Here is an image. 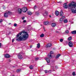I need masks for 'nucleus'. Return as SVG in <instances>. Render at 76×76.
Listing matches in <instances>:
<instances>
[{
  "instance_id": "25",
  "label": "nucleus",
  "mask_w": 76,
  "mask_h": 76,
  "mask_svg": "<svg viewBox=\"0 0 76 76\" xmlns=\"http://www.w3.org/2000/svg\"><path fill=\"white\" fill-rule=\"evenodd\" d=\"M53 69H52V70L50 71H49V72H48L49 73H51V71L53 72V71H54V70H55L54 69V68H53Z\"/></svg>"
},
{
  "instance_id": "53",
  "label": "nucleus",
  "mask_w": 76,
  "mask_h": 76,
  "mask_svg": "<svg viewBox=\"0 0 76 76\" xmlns=\"http://www.w3.org/2000/svg\"><path fill=\"white\" fill-rule=\"evenodd\" d=\"M9 24V25H11V23H10Z\"/></svg>"
},
{
  "instance_id": "18",
  "label": "nucleus",
  "mask_w": 76,
  "mask_h": 76,
  "mask_svg": "<svg viewBox=\"0 0 76 76\" xmlns=\"http://www.w3.org/2000/svg\"><path fill=\"white\" fill-rule=\"evenodd\" d=\"M55 15L56 16H58L59 15V12L58 11H56L55 12Z\"/></svg>"
},
{
  "instance_id": "22",
  "label": "nucleus",
  "mask_w": 76,
  "mask_h": 76,
  "mask_svg": "<svg viewBox=\"0 0 76 76\" xmlns=\"http://www.w3.org/2000/svg\"><path fill=\"white\" fill-rule=\"evenodd\" d=\"M72 37H70L68 38V41H71L72 40Z\"/></svg>"
},
{
  "instance_id": "21",
  "label": "nucleus",
  "mask_w": 76,
  "mask_h": 76,
  "mask_svg": "<svg viewBox=\"0 0 76 76\" xmlns=\"http://www.w3.org/2000/svg\"><path fill=\"white\" fill-rule=\"evenodd\" d=\"M72 34H76V31L75 30L71 32Z\"/></svg>"
},
{
  "instance_id": "13",
  "label": "nucleus",
  "mask_w": 76,
  "mask_h": 76,
  "mask_svg": "<svg viewBox=\"0 0 76 76\" xmlns=\"http://www.w3.org/2000/svg\"><path fill=\"white\" fill-rule=\"evenodd\" d=\"M4 17L5 18H7L8 17V14L7 12H6L4 14Z\"/></svg>"
},
{
  "instance_id": "50",
  "label": "nucleus",
  "mask_w": 76,
  "mask_h": 76,
  "mask_svg": "<svg viewBox=\"0 0 76 76\" xmlns=\"http://www.w3.org/2000/svg\"><path fill=\"white\" fill-rule=\"evenodd\" d=\"M30 48H32V46H30Z\"/></svg>"
},
{
  "instance_id": "45",
  "label": "nucleus",
  "mask_w": 76,
  "mask_h": 76,
  "mask_svg": "<svg viewBox=\"0 0 76 76\" xmlns=\"http://www.w3.org/2000/svg\"><path fill=\"white\" fill-rule=\"evenodd\" d=\"M58 3H62V2L61 1H59V2H58Z\"/></svg>"
},
{
  "instance_id": "6",
  "label": "nucleus",
  "mask_w": 76,
  "mask_h": 76,
  "mask_svg": "<svg viewBox=\"0 0 76 76\" xmlns=\"http://www.w3.org/2000/svg\"><path fill=\"white\" fill-rule=\"evenodd\" d=\"M18 57L19 59H22V58H23V57H22V55H21V53H19L18 54Z\"/></svg>"
},
{
  "instance_id": "24",
  "label": "nucleus",
  "mask_w": 76,
  "mask_h": 76,
  "mask_svg": "<svg viewBox=\"0 0 76 76\" xmlns=\"http://www.w3.org/2000/svg\"><path fill=\"white\" fill-rule=\"evenodd\" d=\"M37 47L38 48H39L40 47V44L39 43H38L37 44Z\"/></svg>"
},
{
  "instance_id": "31",
  "label": "nucleus",
  "mask_w": 76,
  "mask_h": 76,
  "mask_svg": "<svg viewBox=\"0 0 76 76\" xmlns=\"http://www.w3.org/2000/svg\"><path fill=\"white\" fill-rule=\"evenodd\" d=\"M65 33H66V34H68L69 33V31L66 30L65 31Z\"/></svg>"
},
{
  "instance_id": "38",
  "label": "nucleus",
  "mask_w": 76,
  "mask_h": 76,
  "mask_svg": "<svg viewBox=\"0 0 76 76\" xmlns=\"http://www.w3.org/2000/svg\"><path fill=\"white\" fill-rule=\"evenodd\" d=\"M14 26L16 27L17 26V24H16V23H15L14 24Z\"/></svg>"
},
{
  "instance_id": "39",
  "label": "nucleus",
  "mask_w": 76,
  "mask_h": 76,
  "mask_svg": "<svg viewBox=\"0 0 76 76\" xmlns=\"http://www.w3.org/2000/svg\"><path fill=\"white\" fill-rule=\"evenodd\" d=\"M14 41H15V40L14 39H12V42H14Z\"/></svg>"
},
{
  "instance_id": "41",
  "label": "nucleus",
  "mask_w": 76,
  "mask_h": 76,
  "mask_svg": "<svg viewBox=\"0 0 76 76\" xmlns=\"http://www.w3.org/2000/svg\"><path fill=\"white\" fill-rule=\"evenodd\" d=\"M56 69H58V66H56Z\"/></svg>"
},
{
  "instance_id": "10",
  "label": "nucleus",
  "mask_w": 76,
  "mask_h": 76,
  "mask_svg": "<svg viewBox=\"0 0 76 76\" xmlns=\"http://www.w3.org/2000/svg\"><path fill=\"white\" fill-rule=\"evenodd\" d=\"M63 22V19L61 18L59 20V23H62Z\"/></svg>"
},
{
  "instance_id": "9",
  "label": "nucleus",
  "mask_w": 76,
  "mask_h": 76,
  "mask_svg": "<svg viewBox=\"0 0 76 76\" xmlns=\"http://www.w3.org/2000/svg\"><path fill=\"white\" fill-rule=\"evenodd\" d=\"M22 9H18V13H19L20 14L21 13H22Z\"/></svg>"
},
{
  "instance_id": "33",
  "label": "nucleus",
  "mask_w": 76,
  "mask_h": 76,
  "mask_svg": "<svg viewBox=\"0 0 76 76\" xmlns=\"http://www.w3.org/2000/svg\"><path fill=\"white\" fill-rule=\"evenodd\" d=\"M60 42H63V39H61L60 40Z\"/></svg>"
},
{
  "instance_id": "7",
  "label": "nucleus",
  "mask_w": 76,
  "mask_h": 76,
  "mask_svg": "<svg viewBox=\"0 0 76 76\" xmlns=\"http://www.w3.org/2000/svg\"><path fill=\"white\" fill-rule=\"evenodd\" d=\"M51 44L48 43L46 45V48H48L49 47H51Z\"/></svg>"
},
{
  "instance_id": "35",
  "label": "nucleus",
  "mask_w": 76,
  "mask_h": 76,
  "mask_svg": "<svg viewBox=\"0 0 76 76\" xmlns=\"http://www.w3.org/2000/svg\"><path fill=\"white\" fill-rule=\"evenodd\" d=\"M69 22H70V23H72V24H73V23H74L72 21H70H70H69Z\"/></svg>"
},
{
  "instance_id": "4",
  "label": "nucleus",
  "mask_w": 76,
  "mask_h": 76,
  "mask_svg": "<svg viewBox=\"0 0 76 76\" xmlns=\"http://www.w3.org/2000/svg\"><path fill=\"white\" fill-rule=\"evenodd\" d=\"M54 53L53 52V51H51L50 52V54L48 55V57H49V58H52V56H51V54H53Z\"/></svg>"
},
{
  "instance_id": "28",
  "label": "nucleus",
  "mask_w": 76,
  "mask_h": 76,
  "mask_svg": "<svg viewBox=\"0 0 76 76\" xmlns=\"http://www.w3.org/2000/svg\"><path fill=\"white\" fill-rule=\"evenodd\" d=\"M8 15H11L12 14V12L10 11H9L7 12Z\"/></svg>"
},
{
  "instance_id": "16",
  "label": "nucleus",
  "mask_w": 76,
  "mask_h": 76,
  "mask_svg": "<svg viewBox=\"0 0 76 76\" xmlns=\"http://www.w3.org/2000/svg\"><path fill=\"white\" fill-rule=\"evenodd\" d=\"M46 60L47 61V62L48 63H50V59H49L48 58H46Z\"/></svg>"
},
{
  "instance_id": "1",
  "label": "nucleus",
  "mask_w": 76,
  "mask_h": 76,
  "mask_svg": "<svg viewBox=\"0 0 76 76\" xmlns=\"http://www.w3.org/2000/svg\"><path fill=\"white\" fill-rule=\"evenodd\" d=\"M17 37H18V38L16 39V40L18 41L26 40L28 38V34L26 32L22 31L17 35Z\"/></svg>"
},
{
  "instance_id": "23",
  "label": "nucleus",
  "mask_w": 76,
  "mask_h": 76,
  "mask_svg": "<svg viewBox=\"0 0 76 76\" xmlns=\"http://www.w3.org/2000/svg\"><path fill=\"white\" fill-rule=\"evenodd\" d=\"M67 19H65L64 20V23H67Z\"/></svg>"
},
{
  "instance_id": "37",
  "label": "nucleus",
  "mask_w": 76,
  "mask_h": 76,
  "mask_svg": "<svg viewBox=\"0 0 76 76\" xmlns=\"http://www.w3.org/2000/svg\"><path fill=\"white\" fill-rule=\"evenodd\" d=\"M39 59V58H35V60H38Z\"/></svg>"
},
{
  "instance_id": "43",
  "label": "nucleus",
  "mask_w": 76,
  "mask_h": 76,
  "mask_svg": "<svg viewBox=\"0 0 76 76\" xmlns=\"http://www.w3.org/2000/svg\"><path fill=\"white\" fill-rule=\"evenodd\" d=\"M47 72H48V71H45V73H47Z\"/></svg>"
},
{
  "instance_id": "14",
  "label": "nucleus",
  "mask_w": 76,
  "mask_h": 76,
  "mask_svg": "<svg viewBox=\"0 0 76 76\" xmlns=\"http://www.w3.org/2000/svg\"><path fill=\"white\" fill-rule=\"evenodd\" d=\"M5 57L6 58H9L10 57V56L8 54H6L5 55Z\"/></svg>"
},
{
  "instance_id": "44",
  "label": "nucleus",
  "mask_w": 76,
  "mask_h": 76,
  "mask_svg": "<svg viewBox=\"0 0 76 76\" xmlns=\"http://www.w3.org/2000/svg\"><path fill=\"white\" fill-rule=\"evenodd\" d=\"M24 19H25V17H23V18H22V20H23Z\"/></svg>"
},
{
  "instance_id": "30",
  "label": "nucleus",
  "mask_w": 76,
  "mask_h": 76,
  "mask_svg": "<svg viewBox=\"0 0 76 76\" xmlns=\"http://www.w3.org/2000/svg\"><path fill=\"white\" fill-rule=\"evenodd\" d=\"M72 75L73 76H75V75H76V74L75 73V72H72Z\"/></svg>"
},
{
  "instance_id": "46",
  "label": "nucleus",
  "mask_w": 76,
  "mask_h": 76,
  "mask_svg": "<svg viewBox=\"0 0 76 76\" xmlns=\"http://www.w3.org/2000/svg\"><path fill=\"white\" fill-rule=\"evenodd\" d=\"M3 9H6V7H3Z\"/></svg>"
},
{
  "instance_id": "17",
  "label": "nucleus",
  "mask_w": 76,
  "mask_h": 76,
  "mask_svg": "<svg viewBox=\"0 0 76 76\" xmlns=\"http://www.w3.org/2000/svg\"><path fill=\"white\" fill-rule=\"evenodd\" d=\"M63 15V11L61 10L60 12V16H62Z\"/></svg>"
},
{
  "instance_id": "48",
  "label": "nucleus",
  "mask_w": 76,
  "mask_h": 76,
  "mask_svg": "<svg viewBox=\"0 0 76 76\" xmlns=\"http://www.w3.org/2000/svg\"><path fill=\"white\" fill-rule=\"evenodd\" d=\"M32 0H27V1H31Z\"/></svg>"
},
{
  "instance_id": "12",
  "label": "nucleus",
  "mask_w": 76,
  "mask_h": 76,
  "mask_svg": "<svg viewBox=\"0 0 76 76\" xmlns=\"http://www.w3.org/2000/svg\"><path fill=\"white\" fill-rule=\"evenodd\" d=\"M27 14L28 15H31L32 14V12L30 11H28L27 12Z\"/></svg>"
},
{
  "instance_id": "32",
  "label": "nucleus",
  "mask_w": 76,
  "mask_h": 76,
  "mask_svg": "<svg viewBox=\"0 0 76 76\" xmlns=\"http://www.w3.org/2000/svg\"><path fill=\"white\" fill-rule=\"evenodd\" d=\"M36 14L37 15H39V12H36Z\"/></svg>"
},
{
  "instance_id": "27",
  "label": "nucleus",
  "mask_w": 76,
  "mask_h": 76,
  "mask_svg": "<svg viewBox=\"0 0 76 76\" xmlns=\"http://www.w3.org/2000/svg\"><path fill=\"white\" fill-rule=\"evenodd\" d=\"M21 71V69H19L17 70V73H19V72H20V71Z\"/></svg>"
},
{
  "instance_id": "19",
  "label": "nucleus",
  "mask_w": 76,
  "mask_h": 76,
  "mask_svg": "<svg viewBox=\"0 0 76 76\" xmlns=\"http://www.w3.org/2000/svg\"><path fill=\"white\" fill-rule=\"evenodd\" d=\"M61 56L60 54H58L56 56V58H58V57H60Z\"/></svg>"
},
{
  "instance_id": "52",
  "label": "nucleus",
  "mask_w": 76,
  "mask_h": 76,
  "mask_svg": "<svg viewBox=\"0 0 76 76\" xmlns=\"http://www.w3.org/2000/svg\"><path fill=\"white\" fill-rule=\"evenodd\" d=\"M51 15H49V17L51 18Z\"/></svg>"
},
{
  "instance_id": "47",
  "label": "nucleus",
  "mask_w": 76,
  "mask_h": 76,
  "mask_svg": "<svg viewBox=\"0 0 76 76\" xmlns=\"http://www.w3.org/2000/svg\"><path fill=\"white\" fill-rule=\"evenodd\" d=\"M1 44L0 43V48L1 47Z\"/></svg>"
},
{
  "instance_id": "20",
  "label": "nucleus",
  "mask_w": 76,
  "mask_h": 76,
  "mask_svg": "<svg viewBox=\"0 0 76 76\" xmlns=\"http://www.w3.org/2000/svg\"><path fill=\"white\" fill-rule=\"evenodd\" d=\"M48 12L47 11H45V13H44L43 14L44 16H45L46 15H47V14Z\"/></svg>"
},
{
  "instance_id": "11",
  "label": "nucleus",
  "mask_w": 76,
  "mask_h": 76,
  "mask_svg": "<svg viewBox=\"0 0 76 76\" xmlns=\"http://www.w3.org/2000/svg\"><path fill=\"white\" fill-rule=\"evenodd\" d=\"M44 24L45 25H48V24H49V22H45L44 23Z\"/></svg>"
},
{
  "instance_id": "3",
  "label": "nucleus",
  "mask_w": 76,
  "mask_h": 76,
  "mask_svg": "<svg viewBox=\"0 0 76 76\" xmlns=\"http://www.w3.org/2000/svg\"><path fill=\"white\" fill-rule=\"evenodd\" d=\"M22 10L23 12H26V11L28 10V9L26 7H24L22 8Z\"/></svg>"
},
{
  "instance_id": "42",
  "label": "nucleus",
  "mask_w": 76,
  "mask_h": 76,
  "mask_svg": "<svg viewBox=\"0 0 76 76\" xmlns=\"http://www.w3.org/2000/svg\"><path fill=\"white\" fill-rule=\"evenodd\" d=\"M26 20H24V21H23V22H24V23L26 22Z\"/></svg>"
},
{
  "instance_id": "2",
  "label": "nucleus",
  "mask_w": 76,
  "mask_h": 76,
  "mask_svg": "<svg viewBox=\"0 0 76 76\" xmlns=\"http://www.w3.org/2000/svg\"><path fill=\"white\" fill-rule=\"evenodd\" d=\"M69 8H70L71 11L73 13H76V3L72 4V3L69 4L68 6Z\"/></svg>"
},
{
  "instance_id": "34",
  "label": "nucleus",
  "mask_w": 76,
  "mask_h": 76,
  "mask_svg": "<svg viewBox=\"0 0 76 76\" xmlns=\"http://www.w3.org/2000/svg\"><path fill=\"white\" fill-rule=\"evenodd\" d=\"M62 18L63 19H63L65 18V16H63L62 18Z\"/></svg>"
},
{
  "instance_id": "36",
  "label": "nucleus",
  "mask_w": 76,
  "mask_h": 76,
  "mask_svg": "<svg viewBox=\"0 0 76 76\" xmlns=\"http://www.w3.org/2000/svg\"><path fill=\"white\" fill-rule=\"evenodd\" d=\"M37 6H35L34 8V9H37Z\"/></svg>"
},
{
  "instance_id": "40",
  "label": "nucleus",
  "mask_w": 76,
  "mask_h": 76,
  "mask_svg": "<svg viewBox=\"0 0 76 76\" xmlns=\"http://www.w3.org/2000/svg\"><path fill=\"white\" fill-rule=\"evenodd\" d=\"M3 21V20L2 19L0 20V22H1Z\"/></svg>"
},
{
  "instance_id": "8",
  "label": "nucleus",
  "mask_w": 76,
  "mask_h": 76,
  "mask_svg": "<svg viewBox=\"0 0 76 76\" xmlns=\"http://www.w3.org/2000/svg\"><path fill=\"white\" fill-rule=\"evenodd\" d=\"M64 7L65 9H67L68 7V6L67 5V3H65L64 4Z\"/></svg>"
},
{
  "instance_id": "49",
  "label": "nucleus",
  "mask_w": 76,
  "mask_h": 76,
  "mask_svg": "<svg viewBox=\"0 0 76 76\" xmlns=\"http://www.w3.org/2000/svg\"><path fill=\"white\" fill-rule=\"evenodd\" d=\"M56 33H59V32L58 31H56Z\"/></svg>"
},
{
  "instance_id": "51",
  "label": "nucleus",
  "mask_w": 76,
  "mask_h": 76,
  "mask_svg": "<svg viewBox=\"0 0 76 76\" xmlns=\"http://www.w3.org/2000/svg\"><path fill=\"white\" fill-rule=\"evenodd\" d=\"M44 31H45V29L44 28Z\"/></svg>"
},
{
  "instance_id": "5",
  "label": "nucleus",
  "mask_w": 76,
  "mask_h": 76,
  "mask_svg": "<svg viewBox=\"0 0 76 76\" xmlns=\"http://www.w3.org/2000/svg\"><path fill=\"white\" fill-rule=\"evenodd\" d=\"M68 45L69 47H73V43L71 41H70L68 43Z\"/></svg>"
},
{
  "instance_id": "15",
  "label": "nucleus",
  "mask_w": 76,
  "mask_h": 76,
  "mask_svg": "<svg viewBox=\"0 0 76 76\" xmlns=\"http://www.w3.org/2000/svg\"><path fill=\"white\" fill-rule=\"evenodd\" d=\"M52 27H55L56 26V24L55 23H53L52 24Z\"/></svg>"
},
{
  "instance_id": "29",
  "label": "nucleus",
  "mask_w": 76,
  "mask_h": 76,
  "mask_svg": "<svg viewBox=\"0 0 76 76\" xmlns=\"http://www.w3.org/2000/svg\"><path fill=\"white\" fill-rule=\"evenodd\" d=\"M29 68L30 69H33V66L32 65L30 66Z\"/></svg>"
},
{
  "instance_id": "26",
  "label": "nucleus",
  "mask_w": 76,
  "mask_h": 76,
  "mask_svg": "<svg viewBox=\"0 0 76 76\" xmlns=\"http://www.w3.org/2000/svg\"><path fill=\"white\" fill-rule=\"evenodd\" d=\"M44 37V34H42L40 35V37L41 38H42L43 37Z\"/></svg>"
}]
</instances>
